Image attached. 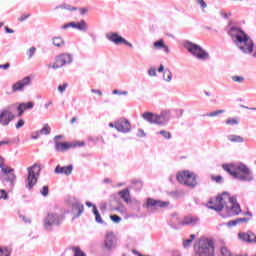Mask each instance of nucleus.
I'll list each match as a JSON object with an SVG mask.
<instances>
[{
	"label": "nucleus",
	"instance_id": "f257e3e1",
	"mask_svg": "<svg viewBox=\"0 0 256 256\" xmlns=\"http://www.w3.org/2000/svg\"><path fill=\"white\" fill-rule=\"evenodd\" d=\"M208 209H212L218 213L223 211L226 213L223 217H235V215L241 213V205L237 203V198L235 196L231 197L227 192H223L216 197V204L208 206Z\"/></svg>",
	"mask_w": 256,
	"mask_h": 256
},
{
	"label": "nucleus",
	"instance_id": "f03ea898",
	"mask_svg": "<svg viewBox=\"0 0 256 256\" xmlns=\"http://www.w3.org/2000/svg\"><path fill=\"white\" fill-rule=\"evenodd\" d=\"M222 168L229 173L233 179H237L243 183H251V181H255L253 170L243 162L223 164Z\"/></svg>",
	"mask_w": 256,
	"mask_h": 256
},
{
	"label": "nucleus",
	"instance_id": "7ed1b4c3",
	"mask_svg": "<svg viewBox=\"0 0 256 256\" xmlns=\"http://www.w3.org/2000/svg\"><path fill=\"white\" fill-rule=\"evenodd\" d=\"M63 209L56 208L54 212L48 213L44 218V229L46 231H53V227H59L63 223Z\"/></svg>",
	"mask_w": 256,
	"mask_h": 256
},
{
	"label": "nucleus",
	"instance_id": "20e7f679",
	"mask_svg": "<svg viewBox=\"0 0 256 256\" xmlns=\"http://www.w3.org/2000/svg\"><path fill=\"white\" fill-rule=\"evenodd\" d=\"M183 47L188 51L190 55H193V57H196V59H199L200 61H207L211 59L209 52L203 50L201 46L189 40L183 42Z\"/></svg>",
	"mask_w": 256,
	"mask_h": 256
},
{
	"label": "nucleus",
	"instance_id": "39448f33",
	"mask_svg": "<svg viewBox=\"0 0 256 256\" xmlns=\"http://www.w3.org/2000/svg\"><path fill=\"white\" fill-rule=\"evenodd\" d=\"M195 256H215V241L211 238H201Z\"/></svg>",
	"mask_w": 256,
	"mask_h": 256
},
{
	"label": "nucleus",
	"instance_id": "423d86ee",
	"mask_svg": "<svg viewBox=\"0 0 256 256\" xmlns=\"http://www.w3.org/2000/svg\"><path fill=\"white\" fill-rule=\"evenodd\" d=\"M67 205L68 207H71L68 213H71L73 221H75V219H79L81 214L85 213V205H83V203L74 196H68Z\"/></svg>",
	"mask_w": 256,
	"mask_h": 256
},
{
	"label": "nucleus",
	"instance_id": "0eeeda50",
	"mask_svg": "<svg viewBox=\"0 0 256 256\" xmlns=\"http://www.w3.org/2000/svg\"><path fill=\"white\" fill-rule=\"evenodd\" d=\"M27 173L28 174L25 179V187L31 191V189L37 185V181L41 173V167L37 164H34L33 166L27 168Z\"/></svg>",
	"mask_w": 256,
	"mask_h": 256
},
{
	"label": "nucleus",
	"instance_id": "6e6552de",
	"mask_svg": "<svg viewBox=\"0 0 256 256\" xmlns=\"http://www.w3.org/2000/svg\"><path fill=\"white\" fill-rule=\"evenodd\" d=\"M177 181L186 187H197V175L190 171H183L177 174Z\"/></svg>",
	"mask_w": 256,
	"mask_h": 256
},
{
	"label": "nucleus",
	"instance_id": "1a4fd4ad",
	"mask_svg": "<svg viewBox=\"0 0 256 256\" xmlns=\"http://www.w3.org/2000/svg\"><path fill=\"white\" fill-rule=\"evenodd\" d=\"M235 45L242 53H244V55H251L255 50V42H253V39L247 34Z\"/></svg>",
	"mask_w": 256,
	"mask_h": 256
},
{
	"label": "nucleus",
	"instance_id": "9d476101",
	"mask_svg": "<svg viewBox=\"0 0 256 256\" xmlns=\"http://www.w3.org/2000/svg\"><path fill=\"white\" fill-rule=\"evenodd\" d=\"M167 207H169V201H161L153 198H148L146 201V209L150 213H157L158 209H165Z\"/></svg>",
	"mask_w": 256,
	"mask_h": 256
},
{
	"label": "nucleus",
	"instance_id": "9b49d317",
	"mask_svg": "<svg viewBox=\"0 0 256 256\" xmlns=\"http://www.w3.org/2000/svg\"><path fill=\"white\" fill-rule=\"evenodd\" d=\"M106 39L114 45H127V47H133V44L119 35L117 32H110L106 34Z\"/></svg>",
	"mask_w": 256,
	"mask_h": 256
},
{
	"label": "nucleus",
	"instance_id": "f8f14e48",
	"mask_svg": "<svg viewBox=\"0 0 256 256\" xmlns=\"http://www.w3.org/2000/svg\"><path fill=\"white\" fill-rule=\"evenodd\" d=\"M104 248L106 251H115L117 249V236H115V233H106L104 238Z\"/></svg>",
	"mask_w": 256,
	"mask_h": 256
},
{
	"label": "nucleus",
	"instance_id": "ddd939ff",
	"mask_svg": "<svg viewBox=\"0 0 256 256\" xmlns=\"http://www.w3.org/2000/svg\"><path fill=\"white\" fill-rule=\"evenodd\" d=\"M199 223H201L199 216L189 214L184 216L183 219L178 222V225H181V227H195L199 225Z\"/></svg>",
	"mask_w": 256,
	"mask_h": 256
},
{
	"label": "nucleus",
	"instance_id": "4468645a",
	"mask_svg": "<svg viewBox=\"0 0 256 256\" xmlns=\"http://www.w3.org/2000/svg\"><path fill=\"white\" fill-rule=\"evenodd\" d=\"M29 85H31V77L26 76L12 85V93L23 92Z\"/></svg>",
	"mask_w": 256,
	"mask_h": 256
},
{
	"label": "nucleus",
	"instance_id": "2eb2a0df",
	"mask_svg": "<svg viewBox=\"0 0 256 256\" xmlns=\"http://www.w3.org/2000/svg\"><path fill=\"white\" fill-rule=\"evenodd\" d=\"M13 119H15V114L9 108L0 111V125L3 127H7Z\"/></svg>",
	"mask_w": 256,
	"mask_h": 256
},
{
	"label": "nucleus",
	"instance_id": "dca6fc26",
	"mask_svg": "<svg viewBox=\"0 0 256 256\" xmlns=\"http://www.w3.org/2000/svg\"><path fill=\"white\" fill-rule=\"evenodd\" d=\"M228 35L232 38V41L234 45H236L239 41L243 39V37H246V33L237 27L230 28Z\"/></svg>",
	"mask_w": 256,
	"mask_h": 256
},
{
	"label": "nucleus",
	"instance_id": "f3484780",
	"mask_svg": "<svg viewBox=\"0 0 256 256\" xmlns=\"http://www.w3.org/2000/svg\"><path fill=\"white\" fill-rule=\"evenodd\" d=\"M69 27L77 29V31H82L83 33L89 30V24H87L85 20H81L80 22H69L65 25V29H69Z\"/></svg>",
	"mask_w": 256,
	"mask_h": 256
},
{
	"label": "nucleus",
	"instance_id": "a211bd4d",
	"mask_svg": "<svg viewBox=\"0 0 256 256\" xmlns=\"http://www.w3.org/2000/svg\"><path fill=\"white\" fill-rule=\"evenodd\" d=\"M115 129L120 133H129L131 131V123L127 119H120L115 123Z\"/></svg>",
	"mask_w": 256,
	"mask_h": 256
},
{
	"label": "nucleus",
	"instance_id": "6ab92c4d",
	"mask_svg": "<svg viewBox=\"0 0 256 256\" xmlns=\"http://www.w3.org/2000/svg\"><path fill=\"white\" fill-rule=\"evenodd\" d=\"M171 119L169 111H162L160 114H156V125H167Z\"/></svg>",
	"mask_w": 256,
	"mask_h": 256
},
{
	"label": "nucleus",
	"instance_id": "aec40b11",
	"mask_svg": "<svg viewBox=\"0 0 256 256\" xmlns=\"http://www.w3.org/2000/svg\"><path fill=\"white\" fill-rule=\"evenodd\" d=\"M0 179L2 183H7L10 187H13V185H15V181H17V176L15 175V173L10 172L9 174H6L4 176H1L0 174Z\"/></svg>",
	"mask_w": 256,
	"mask_h": 256
},
{
	"label": "nucleus",
	"instance_id": "412c9836",
	"mask_svg": "<svg viewBox=\"0 0 256 256\" xmlns=\"http://www.w3.org/2000/svg\"><path fill=\"white\" fill-rule=\"evenodd\" d=\"M239 239L245 241V243H255L256 244V235L253 232L239 233Z\"/></svg>",
	"mask_w": 256,
	"mask_h": 256
},
{
	"label": "nucleus",
	"instance_id": "4be33fe9",
	"mask_svg": "<svg viewBox=\"0 0 256 256\" xmlns=\"http://www.w3.org/2000/svg\"><path fill=\"white\" fill-rule=\"evenodd\" d=\"M35 107V103L33 102H27V103H20L17 106V111H18V117H22L23 113L29 109H33Z\"/></svg>",
	"mask_w": 256,
	"mask_h": 256
},
{
	"label": "nucleus",
	"instance_id": "5701e85b",
	"mask_svg": "<svg viewBox=\"0 0 256 256\" xmlns=\"http://www.w3.org/2000/svg\"><path fill=\"white\" fill-rule=\"evenodd\" d=\"M142 119L151 125H157V114L153 112H145L142 114Z\"/></svg>",
	"mask_w": 256,
	"mask_h": 256
},
{
	"label": "nucleus",
	"instance_id": "b1692460",
	"mask_svg": "<svg viewBox=\"0 0 256 256\" xmlns=\"http://www.w3.org/2000/svg\"><path fill=\"white\" fill-rule=\"evenodd\" d=\"M65 65V54H60L56 56L55 62L53 65H49L52 69H61Z\"/></svg>",
	"mask_w": 256,
	"mask_h": 256
},
{
	"label": "nucleus",
	"instance_id": "393cba45",
	"mask_svg": "<svg viewBox=\"0 0 256 256\" xmlns=\"http://www.w3.org/2000/svg\"><path fill=\"white\" fill-rule=\"evenodd\" d=\"M60 139H63V135H58V136L54 137L56 151H64L65 150V142L60 141Z\"/></svg>",
	"mask_w": 256,
	"mask_h": 256
},
{
	"label": "nucleus",
	"instance_id": "a878e982",
	"mask_svg": "<svg viewBox=\"0 0 256 256\" xmlns=\"http://www.w3.org/2000/svg\"><path fill=\"white\" fill-rule=\"evenodd\" d=\"M118 195L120 196L121 199H123V201H125V203H127V205H130L131 194L129 192V189L125 188L121 190L120 192H118Z\"/></svg>",
	"mask_w": 256,
	"mask_h": 256
},
{
	"label": "nucleus",
	"instance_id": "bb28decb",
	"mask_svg": "<svg viewBox=\"0 0 256 256\" xmlns=\"http://www.w3.org/2000/svg\"><path fill=\"white\" fill-rule=\"evenodd\" d=\"M0 169L3 174H1V177L5 175H9V173H14V169L10 167H5V159L3 157H0Z\"/></svg>",
	"mask_w": 256,
	"mask_h": 256
},
{
	"label": "nucleus",
	"instance_id": "cd10ccee",
	"mask_svg": "<svg viewBox=\"0 0 256 256\" xmlns=\"http://www.w3.org/2000/svg\"><path fill=\"white\" fill-rule=\"evenodd\" d=\"M154 49H162L164 53L169 54V46L165 44V41L163 39H160L156 42H154Z\"/></svg>",
	"mask_w": 256,
	"mask_h": 256
},
{
	"label": "nucleus",
	"instance_id": "c85d7f7f",
	"mask_svg": "<svg viewBox=\"0 0 256 256\" xmlns=\"http://www.w3.org/2000/svg\"><path fill=\"white\" fill-rule=\"evenodd\" d=\"M85 146V142H79V141H72V142H65V149H75L77 147H83Z\"/></svg>",
	"mask_w": 256,
	"mask_h": 256
},
{
	"label": "nucleus",
	"instance_id": "c756f323",
	"mask_svg": "<svg viewBox=\"0 0 256 256\" xmlns=\"http://www.w3.org/2000/svg\"><path fill=\"white\" fill-rule=\"evenodd\" d=\"M112 211H117L120 215H127V208L121 202L117 206H112Z\"/></svg>",
	"mask_w": 256,
	"mask_h": 256
},
{
	"label": "nucleus",
	"instance_id": "7c9ffc66",
	"mask_svg": "<svg viewBox=\"0 0 256 256\" xmlns=\"http://www.w3.org/2000/svg\"><path fill=\"white\" fill-rule=\"evenodd\" d=\"M228 141H231V143H244L245 139L239 135H229L228 136Z\"/></svg>",
	"mask_w": 256,
	"mask_h": 256
},
{
	"label": "nucleus",
	"instance_id": "2f4dec72",
	"mask_svg": "<svg viewBox=\"0 0 256 256\" xmlns=\"http://www.w3.org/2000/svg\"><path fill=\"white\" fill-rule=\"evenodd\" d=\"M92 213L95 215L96 223H100L101 225H103V218H101V214L99 213L97 206H94V209H92Z\"/></svg>",
	"mask_w": 256,
	"mask_h": 256
},
{
	"label": "nucleus",
	"instance_id": "473e14b6",
	"mask_svg": "<svg viewBox=\"0 0 256 256\" xmlns=\"http://www.w3.org/2000/svg\"><path fill=\"white\" fill-rule=\"evenodd\" d=\"M52 44L54 47H63V45H65V41L61 37H54L52 38Z\"/></svg>",
	"mask_w": 256,
	"mask_h": 256
},
{
	"label": "nucleus",
	"instance_id": "72a5a7b5",
	"mask_svg": "<svg viewBox=\"0 0 256 256\" xmlns=\"http://www.w3.org/2000/svg\"><path fill=\"white\" fill-rule=\"evenodd\" d=\"M70 249L73 251L74 256H87V254H85V252H83L79 246H72Z\"/></svg>",
	"mask_w": 256,
	"mask_h": 256
},
{
	"label": "nucleus",
	"instance_id": "f704fd0d",
	"mask_svg": "<svg viewBox=\"0 0 256 256\" xmlns=\"http://www.w3.org/2000/svg\"><path fill=\"white\" fill-rule=\"evenodd\" d=\"M163 79H164V81H166L167 83H171V81H172V79H173V73H171V70H165V71H164Z\"/></svg>",
	"mask_w": 256,
	"mask_h": 256
},
{
	"label": "nucleus",
	"instance_id": "c9c22d12",
	"mask_svg": "<svg viewBox=\"0 0 256 256\" xmlns=\"http://www.w3.org/2000/svg\"><path fill=\"white\" fill-rule=\"evenodd\" d=\"M12 250L10 247H0V256H11Z\"/></svg>",
	"mask_w": 256,
	"mask_h": 256
},
{
	"label": "nucleus",
	"instance_id": "e433bc0d",
	"mask_svg": "<svg viewBox=\"0 0 256 256\" xmlns=\"http://www.w3.org/2000/svg\"><path fill=\"white\" fill-rule=\"evenodd\" d=\"M35 53H37V48H35V46H32L27 50L26 55L28 59H33Z\"/></svg>",
	"mask_w": 256,
	"mask_h": 256
},
{
	"label": "nucleus",
	"instance_id": "4c0bfd02",
	"mask_svg": "<svg viewBox=\"0 0 256 256\" xmlns=\"http://www.w3.org/2000/svg\"><path fill=\"white\" fill-rule=\"evenodd\" d=\"M38 132H40V135H49L51 133V127L49 124H44L43 128Z\"/></svg>",
	"mask_w": 256,
	"mask_h": 256
},
{
	"label": "nucleus",
	"instance_id": "58836bf2",
	"mask_svg": "<svg viewBox=\"0 0 256 256\" xmlns=\"http://www.w3.org/2000/svg\"><path fill=\"white\" fill-rule=\"evenodd\" d=\"M73 54L71 53H66L65 54V65H71V63H73Z\"/></svg>",
	"mask_w": 256,
	"mask_h": 256
},
{
	"label": "nucleus",
	"instance_id": "ea45409f",
	"mask_svg": "<svg viewBox=\"0 0 256 256\" xmlns=\"http://www.w3.org/2000/svg\"><path fill=\"white\" fill-rule=\"evenodd\" d=\"M222 113H225V110H216L214 112L207 113L206 117H218V115H222Z\"/></svg>",
	"mask_w": 256,
	"mask_h": 256
},
{
	"label": "nucleus",
	"instance_id": "a19ab883",
	"mask_svg": "<svg viewBox=\"0 0 256 256\" xmlns=\"http://www.w3.org/2000/svg\"><path fill=\"white\" fill-rule=\"evenodd\" d=\"M158 135H162V137L167 140L171 139L172 137L171 133L166 130H161L160 132H158Z\"/></svg>",
	"mask_w": 256,
	"mask_h": 256
},
{
	"label": "nucleus",
	"instance_id": "79ce46f5",
	"mask_svg": "<svg viewBox=\"0 0 256 256\" xmlns=\"http://www.w3.org/2000/svg\"><path fill=\"white\" fill-rule=\"evenodd\" d=\"M226 125H239V119L238 118H229L226 120Z\"/></svg>",
	"mask_w": 256,
	"mask_h": 256
},
{
	"label": "nucleus",
	"instance_id": "37998d69",
	"mask_svg": "<svg viewBox=\"0 0 256 256\" xmlns=\"http://www.w3.org/2000/svg\"><path fill=\"white\" fill-rule=\"evenodd\" d=\"M40 194L42 197H47V195H49V186H43L40 190Z\"/></svg>",
	"mask_w": 256,
	"mask_h": 256
},
{
	"label": "nucleus",
	"instance_id": "c03bdc74",
	"mask_svg": "<svg viewBox=\"0 0 256 256\" xmlns=\"http://www.w3.org/2000/svg\"><path fill=\"white\" fill-rule=\"evenodd\" d=\"M232 81H234V83H243V81H245V77H243V76H232Z\"/></svg>",
	"mask_w": 256,
	"mask_h": 256
},
{
	"label": "nucleus",
	"instance_id": "a18cd8bd",
	"mask_svg": "<svg viewBox=\"0 0 256 256\" xmlns=\"http://www.w3.org/2000/svg\"><path fill=\"white\" fill-rule=\"evenodd\" d=\"M110 219L111 221H113V223H121L122 218L120 216L117 215H110Z\"/></svg>",
	"mask_w": 256,
	"mask_h": 256
},
{
	"label": "nucleus",
	"instance_id": "49530a36",
	"mask_svg": "<svg viewBox=\"0 0 256 256\" xmlns=\"http://www.w3.org/2000/svg\"><path fill=\"white\" fill-rule=\"evenodd\" d=\"M149 77H157V69L155 67H151L148 70Z\"/></svg>",
	"mask_w": 256,
	"mask_h": 256
},
{
	"label": "nucleus",
	"instance_id": "de8ad7c7",
	"mask_svg": "<svg viewBox=\"0 0 256 256\" xmlns=\"http://www.w3.org/2000/svg\"><path fill=\"white\" fill-rule=\"evenodd\" d=\"M220 252L222 256H231V252L229 249H227V247H222Z\"/></svg>",
	"mask_w": 256,
	"mask_h": 256
},
{
	"label": "nucleus",
	"instance_id": "09e8293b",
	"mask_svg": "<svg viewBox=\"0 0 256 256\" xmlns=\"http://www.w3.org/2000/svg\"><path fill=\"white\" fill-rule=\"evenodd\" d=\"M195 2L201 7V9H207V3L205 0H195Z\"/></svg>",
	"mask_w": 256,
	"mask_h": 256
},
{
	"label": "nucleus",
	"instance_id": "8fccbe9b",
	"mask_svg": "<svg viewBox=\"0 0 256 256\" xmlns=\"http://www.w3.org/2000/svg\"><path fill=\"white\" fill-rule=\"evenodd\" d=\"M172 197H175V199H181L183 197V192L180 191H173L171 192Z\"/></svg>",
	"mask_w": 256,
	"mask_h": 256
},
{
	"label": "nucleus",
	"instance_id": "3c124183",
	"mask_svg": "<svg viewBox=\"0 0 256 256\" xmlns=\"http://www.w3.org/2000/svg\"><path fill=\"white\" fill-rule=\"evenodd\" d=\"M136 136L139 137L140 139H143V137H147V133H145V130L140 128L138 129Z\"/></svg>",
	"mask_w": 256,
	"mask_h": 256
},
{
	"label": "nucleus",
	"instance_id": "603ef678",
	"mask_svg": "<svg viewBox=\"0 0 256 256\" xmlns=\"http://www.w3.org/2000/svg\"><path fill=\"white\" fill-rule=\"evenodd\" d=\"M226 225H227V227H235V226L239 225V220L236 218L235 220L227 222Z\"/></svg>",
	"mask_w": 256,
	"mask_h": 256
},
{
	"label": "nucleus",
	"instance_id": "864d4df0",
	"mask_svg": "<svg viewBox=\"0 0 256 256\" xmlns=\"http://www.w3.org/2000/svg\"><path fill=\"white\" fill-rule=\"evenodd\" d=\"M112 94L113 95H129V92L128 91H120V90L115 89L112 91Z\"/></svg>",
	"mask_w": 256,
	"mask_h": 256
},
{
	"label": "nucleus",
	"instance_id": "5fc2aeb1",
	"mask_svg": "<svg viewBox=\"0 0 256 256\" xmlns=\"http://www.w3.org/2000/svg\"><path fill=\"white\" fill-rule=\"evenodd\" d=\"M54 173H56L57 175L61 174V173H65V167H61V166H57L54 170Z\"/></svg>",
	"mask_w": 256,
	"mask_h": 256
},
{
	"label": "nucleus",
	"instance_id": "6e6d98bb",
	"mask_svg": "<svg viewBox=\"0 0 256 256\" xmlns=\"http://www.w3.org/2000/svg\"><path fill=\"white\" fill-rule=\"evenodd\" d=\"M73 173V165H68L65 167V175H71Z\"/></svg>",
	"mask_w": 256,
	"mask_h": 256
},
{
	"label": "nucleus",
	"instance_id": "4d7b16f0",
	"mask_svg": "<svg viewBox=\"0 0 256 256\" xmlns=\"http://www.w3.org/2000/svg\"><path fill=\"white\" fill-rule=\"evenodd\" d=\"M0 199H4V200L9 199V196L7 195V192L3 189H0Z\"/></svg>",
	"mask_w": 256,
	"mask_h": 256
},
{
	"label": "nucleus",
	"instance_id": "13d9d810",
	"mask_svg": "<svg viewBox=\"0 0 256 256\" xmlns=\"http://www.w3.org/2000/svg\"><path fill=\"white\" fill-rule=\"evenodd\" d=\"M24 125H25V120L20 119V120L16 123L15 128H16V129H21V127H23Z\"/></svg>",
	"mask_w": 256,
	"mask_h": 256
},
{
	"label": "nucleus",
	"instance_id": "bf43d9fd",
	"mask_svg": "<svg viewBox=\"0 0 256 256\" xmlns=\"http://www.w3.org/2000/svg\"><path fill=\"white\" fill-rule=\"evenodd\" d=\"M193 243L192 239L184 240L183 247L187 249V247H191V244Z\"/></svg>",
	"mask_w": 256,
	"mask_h": 256
},
{
	"label": "nucleus",
	"instance_id": "052dcab7",
	"mask_svg": "<svg viewBox=\"0 0 256 256\" xmlns=\"http://www.w3.org/2000/svg\"><path fill=\"white\" fill-rule=\"evenodd\" d=\"M221 17H223L224 19H229V17H231L233 14L231 12L229 13H225V12H220Z\"/></svg>",
	"mask_w": 256,
	"mask_h": 256
},
{
	"label": "nucleus",
	"instance_id": "680f3d73",
	"mask_svg": "<svg viewBox=\"0 0 256 256\" xmlns=\"http://www.w3.org/2000/svg\"><path fill=\"white\" fill-rule=\"evenodd\" d=\"M58 92L63 95L65 93V84L59 85L58 86Z\"/></svg>",
	"mask_w": 256,
	"mask_h": 256
},
{
	"label": "nucleus",
	"instance_id": "e2e57ef3",
	"mask_svg": "<svg viewBox=\"0 0 256 256\" xmlns=\"http://www.w3.org/2000/svg\"><path fill=\"white\" fill-rule=\"evenodd\" d=\"M11 67V64L6 63V64H0V69H4V71H7Z\"/></svg>",
	"mask_w": 256,
	"mask_h": 256
},
{
	"label": "nucleus",
	"instance_id": "0e129e2a",
	"mask_svg": "<svg viewBox=\"0 0 256 256\" xmlns=\"http://www.w3.org/2000/svg\"><path fill=\"white\" fill-rule=\"evenodd\" d=\"M91 93H95L96 95H99V97L103 96V92L101 90L92 89Z\"/></svg>",
	"mask_w": 256,
	"mask_h": 256
},
{
	"label": "nucleus",
	"instance_id": "69168bd1",
	"mask_svg": "<svg viewBox=\"0 0 256 256\" xmlns=\"http://www.w3.org/2000/svg\"><path fill=\"white\" fill-rule=\"evenodd\" d=\"M238 219V225L240 223H249V218H237Z\"/></svg>",
	"mask_w": 256,
	"mask_h": 256
},
{
	"label": "nucleus",
	"instance_id": "338daca9",
	"mask_svg": "<svg viewBox=\"0 0 256 256\" xmlns=\"http://www.w3.org/2000/svg\"><path fill=\"white\" fill-rule=\"evenodd\" d=\"M213 180L216 181V183H221L223 181V177L222 176H214Z\"/></svg>",
	"mask_w": 256,
	"mask_h": 256
},
{
	"label": "nucleus",
	"instance_id": "774afa93",
	"mask_svg": "<svg viewBox=\"0 0 256 256\" xmlns=\"http://www.w3.org/2000/svg\"><path fill=\"white\" fill-rule=\"evenodd\" d=\"M41 133L39 131H36L35 133L32 134L31 138L32 139H39Z\"/></svg>",
	"mask_w": 256,
	"mask_h": 256
}]
</instances>
